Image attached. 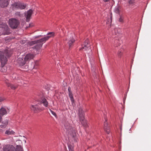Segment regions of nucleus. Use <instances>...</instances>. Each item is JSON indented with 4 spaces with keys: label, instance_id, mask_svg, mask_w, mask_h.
Returning <instances> with one entry per match:
<instances>
[{
    "label": "nucleus",
    "instance_id": "obj_1",
    "mask_svg": "<svg viewBox=\"0 0 151 151\" xmlns=\"http://www.w3.org/2000/svg\"><path fill=\"white\" fill-rule=\"evenodd\" d=\"M12 54V51L8 50H5L4 52L0 51V70L2 72H4L6 71L5 69L4 70V66L6 63L7 59L6 55L8 57L11 56Z\"/></svg>",
    "mask_w": 151,
    "mask_h": 151
},
{
    "label": "nucleus",
    "instance_id": "obj_2",
    "mask_svg": "<svg viewBox=\"0 0 151 151\" xmlns=\"http://www.w3.org/2000/svg\"><path fill=\"white\" fill-rule=\"evenodd\" d=\"M64 130L68 134H70L72 137V139L73 140L75 143L77 142V139L76 138V131L73 129L70 125L68 122H65L64 124Z\"/></svg>",
    "mask_w": 151,
    "mask_h": 151
},
{
    "label": "nucleus",
    "instance_id": "obj_3",
    "mask_svg": "<svg viewBox=\"0 0 151 151\" xmlns=\"http://www.w3.org/2000/svg\"><path fill=\"white\" fill-rule=\"evenodd\" d=\"M78 116L80 121L83 126L86 127L87 126V124L86 121L85 120L84 113L80 106H79L78 107Z\"/></svg>",
    "mask_w": 151,
    "mask_h": 151
},
{
    "label": "nucleus",
    "instance_id": "obj_4",
    "mask_svg": "<svg viewBox=\"0 0 151 151\" xmlns=\"http://www.w3.org/2000/svg\"><path fill=\"white\" fill-rule=\"evenodd\" d=\"M26 5L22 4L20 2H15L11 5V7L13 10L20 9H24L26 7Z\"/></svg>",
    "mask_w": 151,
    "mask_h": 151
},
{
    "label": "nucleus",
    "instance_id": "obj_5",
    "mask_svg": "<svg viewBox=\"0 0 151 151\" xmlns=\"http://www.w3.org/2000/svg\"><path fill=\"white\" fill-rule=\"evenodd\" d=\"M0 30L2 35H8L11 33L8 26L4 23L1 27Z\"/></svg>",
    "mask_w": 151,
    "mask_h": 151
},
{
    "label": "nucleus",
    "instance_id": "obj_6",
    "mask_svg": "<svg viewBox=\"0 0 151 151\" xmlns=\"http://www.w3.org/2000/svg\"><path fill=\"white\" fill-rule=\"evenodd\" d=\"M9 24L10 27L12 29L16 28L19 24V21L15 19H10Z\"/></svg>",
    "mask_w": 151,
    "mask_h": 151
},
{
    "label": "nucleus",
    "instance_id": "obj_7",
    "mask_svg": "<svg viewBox=\"0 0 151 151\" xmlns=\"http://www.w3.org/2000/svg\"><path fill=\"white\" fill-rule=\"evenodd\" d=\"M54 33L53 32H50L47 34V35H49L46 36V37L42 38L40 39L37 40V42L38 43H42L43 42H45L50 37L53 36Z\"/></svg>",
    "mask_w": 151,
    "mask_h": 151
},
{
    "label": "nucleus",
    "instance_id": "obj_8",
    "mask_svg": "<svg viewBox=\"0 0 151 151\" xmlns=\"http://www.w3.org/2000/svg\"><path fill=\"white\" fill-rule=\"evenodd\" d=\"M33 10L30 9L28 10L27 12L25 13V16L26 18V21L29 22L31 18L32 15L33 13Z\"/></svg>",
    "mask_w": 151,
    "mask_h": 151
},
{
    "label": "nucleus",
    "instance_id": "obj_9",
    "mask_svg": "<svg viewBox=\"0 0 151 151\" xmlns=\"http://www.w3.org/2000/svg\"><path fill=\"white\" fill-rule=\"evenodd\" d=\"M4 151H23L21 146H17L15 149L14 147L10 148H6L4 150Z\"/></svg>",
    "mask_w": 151,
    "mask_h": 151
},
{
    "label": "nucleus",
    "instance_id": "obj_10",
    "mask_svg": "<svg viewBox=\"0 0 151 151\" xmlns=\"http://www.w3.org/2000/svg\"><path fill=\"white\" fill-rule=\"evenodd\" d=\"M89 41L88 39H87L84 42V44L82 46V47L80 49V50H81L84 49L85 50H87L88 48L90 47V45H88Z\"/></svg>",
    "mask_w": 151,
    "mask_h": 151
},
{
    "label": "nucleus",
    "instance_id": "obj_11",
    "mask_svg": "<svg viewBox=\"0 0 151 151\" xmlns=\"http://www.w3.org/2000/svg\"><path fill=\"white\" fill-rule=\"evenodd\" d=\"M31 109L35 112H37L42 109H40L37 104H34L31 105L30 107Z\"/></svg>",
    "mask_w": 151,
    "mask_h": 151
},
{
    "label": "nucleus",
    "instance_id": "obj_12",
    "mask_svg": "<svg viewBox=\"0 0 151 151\" xmlns=\"http://www.w3.org/2000/svg\"><path fill=\"white\" fill-rule=\"evenodd\" d=\"M9 4L7 0H0V6L2 8L6 7Z\"/></svg>",
    "mask_w": 151,
    "mask_h": 151
},
{
    "label": "nucleus",
    "instance_id": "obj_13",
    "mask_svg": "<svg viewBox=\"0 0 151 151\" xmlns=\"http://www.w3.org/2000/svg\"><path fill=\"white\" fill-rule=\"evenodd\" d=\"M17 62L18 63V64L20 66H22L26 63V61L25 59H23L22 58H19L17 60Z\"/></svg>",
    "mask_w": 151,
    "mask_h": 151
},
{
    "label": "nucleus",
    "instance_id": "obj_14",
    "mask_svg": "<svg viewBox=\"0 0 151 151\" xmlns=\"http://www.w3.org/2000/svg\"><path fill=\"white\" fill-rule=\"evenodd\" d=\"M34 55L33 54L29 53L26 55L24 58L25 60L26 61H29L33 59Z\"/></svg>",
    "mask_w": 151,
    "mask_h": 151
},
{
    "label": "nucleus",
    "instance_id": "obj_15",
    "mask_svg": "<svg viewBox=\"0 0 151 151\" xmlns=\"http://www.w3.org/2000/svg\"><path fill=\"white\" fill-rule=\"evenodd\" d=\"M104 130L107 134H109L110 132L109 127L108 126V124L107 122V120L105 119V121L104 123Z\"/></svg>",
    "mask_w": 151,
    "mask_h": 151
},
{
    "label": "nucleus",
    "instance_id": "obj_16",
    "mask_svg": "<svg viewBox=\"0 0 151 151\" xmlns=\"http://www.w3.org/2000/svg\"><path fill=\"white\" fill-rule=\"evenodd\" d=\"M68 90L69 92V96L70 98L71 101L72 102V103H74V100L73 98V95L71 91V88L69 87L68 88Z\"/></svg>",
    "mask_w": 151,
    "mask_h": 151
},
{
    "label": "nucleus",
    "instance_id": "obj_17",
    "mask_svg": "<svg viewBox=\"0 0 151 151\" xmlns=\"http://www.w3.org/2000/svg\"><path fill=\"white\" fill-rule=\"evenodd\" d=\"M35 44H36V45L34 46L32 48L37 51L39 50L42 47L43 43H35Z\"/></svg>",
    "mask_w": 151,
    "mask_h": 151
},
{
    "label": "nucleus",
    "instance_id": "obj_18",
    "mask_svg": "<svg viewBox=\"0 0 151 151\" xmlns=\"http://www.w3.org/2000/svg\"><path fill=\"white\" fill-rule=\"evenodd\" d=\"M7 114V112L6 109L4 108L1 107L0 109V119H1V116H3L4 115Z\"/></svg>",
    "mask_w": 151,
    "mask_h": 151
},
{
    "label": "nucleus",
    "instance_id": "obj_19",
    "mask_svg": "<svg viewBox=\"0 0 151 151\" xmlns=\"http://www.w3.org/2000/svg\"><path fill=\"white\" fill-rule=\"evenodd\" d=\"M7 86L8 87H10L12 89L14 90L16 89L18 87V86L16 85H13L9 83L6 82Z\"/></svg>",
    "mask_w": 151,
    "mask_h": 151
},
{
    "label": "nucleus",
    "instance_id": "obj_20",
    "mask_svg": "<svg viewBox=\"0 0 151 151\" xmlns=\"http://www.w3.org/2000/svg\"><path fill=\"white\" fill-rule=\"evenodd\" d=\"M37 101L43 104H48L49 103L48 101L44 98H42L40 99H37Z\"/></svg>",
    "mask_w": 151,
    "mask_h": 151
},
{
    "label": "nucleus",
    "instance_id": "obj_21",
    "mask_svg": "<svg viewBox=\"0 0 151 151\" xmlns=\"http://www.w3.org/2000/svg\"><path fill=\"white\" fill-rule=\"evenodd\" d=\"M68 147L69 151H74L73 148L74 145L73 143L70 142L68 144Z\"/></svg>",
    "mask_w": 151,
    "mask_h": 151
},
{
    "label": "nucleus",
    "instance_id": "obj_22",
    "mask_svg": "<svg viewBox=\"0 0 151 151\" xmlns=\"http://www.w3.org/2000/svg\"><path fill=\"white\" fill-rule=\"evenodd\" d=\"M8 124V121L7 120H5L2 122V124L0 125L1 127L2 128H4Z\"/></svg>",
    "mask_w": 151,
    "mask_h": 151
},
{
    "label": "nucleus",
    "instance_id": "obj_23",
    "mask_svg": "<svg viewBox=\"0 0 151 151\" xmlns=\"http://www.w3.org/2000/svg\"><path fill=\"white\" fill-rule=\"evenodd\" d=\"M75 40L73 38L71 39L68 42L69 48H70L73 46V43L75 42Z\"/></svg>",
    "mask_w": 151,
    "mask_h": 151
},
{
    "label": "nucleus",
    "instance_id": "obj_24",
    "mask_svg": "<svg viewBox=\"0 0 151 151\" xmlns=\"http://www.w3.org/2000/svg\"><path fill=\"white\" fill-rule=\"evenodd\" d=\"M124 52V49L123 48H121L119 50L118 52V56L119 57H121L123 55V52Z\"/></svg>",
    "mask_w": 151,
    "mask_h": 151
},
{
    "label": "nucleus",
    "instance_id": "obj_25",
    "mask_svg": "<svg viewBox=\"0 0 151 151\" xmlns=\"http://www.w3.org/2000/svg\"><path fill=\"white\" fill-rule=\"evenodd\" d=\"M121 8L120 7L118 6L117 7H116L115 9V12L116 13H118L119 14H120V12L121 11Z\"/></svg>",
    "mask_w": 151,
    "mask_h": 151
},
{
    "label": "nucleus",
    "instance_id": "obj_26",
    "mask_svg": "<svg viewBox=\"0 0 151 151\" xmlns=\"http://www.w3.org/2000/svg\"><path fill=\"white\" fill-rule=\"evenodd\" d=\"M5 133L6 134L8 135H12L14 133V132L12 130L10 131L9 130H7L6 131Z\"/></svg>",
    "mask_w": 151,
    "mask_h": 151
},
{
    "label": "nucleus",
    "instance_id": "obj_27",
    "mask_svg": "<svg viewBox=\"0 0 151 151\" xmlns=\"http://www.w3.org/2000/svg\"><path fill=\"white\" fill-rule=\"evenodd\" d=\"M37 43H38L37 40L29 42H28V45L30 46H32Z\"/></svg>",
    "mask_w": 151,
    "mask_h": 151
},
{
    "label": "nucleus",
    "instance_id": "obj_28",
    "mask_svg": "<svg viewBox=\"0 0 151 151\" xmlns=\"http://www.w3.org/2000/svg\"><path fill=\"white\" fill-rule=\"evenodd\" d=\"M124 17L122 15L120 16V18L119 19V22L123 23L124 21Z\"/></svg>",
    "mask_w": 151,
    "mask_h": 151
},
{
    "label": "nucleus",
    "instance_id": "obj_29",
    "mask_svg": "<svg viewBox=\"0 0 151 151\" xmlns=\"http://www.w3.org/2000/svg\"><path fill=\"white\" fill-rule=\"evenodd\" d=\"M110 18H111V22H112V13H111V14H110ZM111 24H110V25L108 26V28H109L110 27V25Z\"/></svg>",
    "mask_w": 151,
    "mask_h": 151
},
{
    "label": "nucleus",
    "instance_id": "obj_30",
    "mask_svg": "<svg viewBox=\"0 0 151 151\" xmlns=\"http://www.w3.org/2000/svg\"><path fill=\"white\" fill-rule=\"evenodd\" d=\"M50 110V111H51V113H52V114L53 115H54L55 117H56L57 115H56V113L52 111V110Z\"/></svg>",
    "mask_w": 151,
    "mask_h": 151
},
{
    "label": "nucleus",
    "instance_id": "obj_31",
    "mask_svg": "<svg viewBox=\"0 0 151 151\" xmlns=\"http://www.w3.org/2000/svg\"><path fill=\"white\" fill-rule=\"evenodd\" d=\"M126 96H127V95L126 94H124V98H123V102L124 104L125 103V99L126 98Z\"/></svg>",
    "mask_w": 151,
    "mask_h": 151
},
{
    "label": "nucleus",
    "instance_id": "obj_32",
    "mask_svg": "<svg viewBox=\"0 0 151 151\" xmlns=\"http://www.w3.org/2000/svg\"><path fill=\"white\" fill-rule=\"evenodd\" d=\"M129 4H132L134 3V1L132 0H130L129 1Z\"/></svg>",
    "mask_w": 151,
    "mask_h": 151
},
{
    "label": "nucleus",
    "instance_id": "obj_33",
    "mask_svg": "<svg viewBox=\"0 0 151 151\" xmlns=\"http://www.w3.org/2000/svg\"><path fill=\"white\" fill-rule=\"evenodd\" d=\"M2 24H2V22L1 21V18H0V25L1 26Z\"/></svg>",
    "mask_w": 151,
    "mask_h": 151
},
{
    "label": "nucleus",
    "instance_id": "obj_34",
    "mask_svg": "<svg viewBox=\"0 0 151 151\" xmlns=\"http://www.w3.org/2000/svg\"><path fill=\"white\" fill-rule=\"evenodd\" d=\"M4 100V99L1 97H0V102L3 101Z\"/></svg>",
    "mask_w": 151,
    "mask_h": 151
},
{
    "label": "nucleus",
    "instance_id": "obj_35",
    "mask_svg": "<svg viewBox=\"0 0 151 151\" xmlns=\"http://www.w3.org/2000/svg\"><path fill=\"white\" fill-rule=\"evenodd\" d=\"M116 30H117V31H118V29H117V28L115 29H114V31H115V34H116H116H117V33H116ZM117 33H118V34L119 33V32H118H118H117Z\"/></svg>",
    "mask_w": 151,
    "mask_h": 151
},
{
    "label": "nucleus",
    "instance_id": "obj_36",
    "mask_svg": "<svg viewBox=\"0 0 151 151\" xmlns=\"http://www.w3.org/2000/svg\"><path fill=\"white\" fill-rule=\"evenodd\" d=\"M16 14L19 15V16H20V14L19 12H17L16 13Z\"/></svg>",
    "mask_w": 151,
    "mask_h": 151
},
{
    "label": "nucleus",
    "instance_id": "obj_37",
    "mask_svg": "<svg viewBox=\"0 0 151 151\" xmlns=\"http://www.w3.org/2000/svg\"><path fill=\"white\" fill-rule=\"evenodd\" d=\"M41 35H40V36H37L35 37V38H38L40 37H41Z\"/></svg>",
    "mask_w": 151,
    "mask_h": 151
},
{
    "label": "nucleus",
    "instance_id": "obj_38",
    "mask_svg": "<svg viewBox=\"0 0 151 151\" xmlns=\"http://www.w3.org/2000/svg\"><path fill=\"white\" fill-rule=\"evenodd\" d=\"M45 107H47L48 104H44Z\"/></svg>",
    "mask_w": 151,
    "mask_h": 151
},
{
    "label": "nucleus",
    "instance_id": "obj_39",
    "mask_svg": "<svg viewBox=\"0 0 151 151\" xmlns=\"http://www.w3.org/2000/svg\"><path fill=\"white\" fill-rule=\"evenodd\" d=\"M109 21L107 22H106L107 24H109Z\"/></svg>",
    "mask_w": 151,
    "mask_h": 151
},
{
    "label": "nucleus",
    "instance_id": "obj_40",
    "mask_svg": "<svg viewBox=\"0 0 151 151\" xmlns=\"http://www.w3.org/2000/svg\"><path fill=\"white\" fill-rule=\"evenodd\" d=\"M104 0L105 2H107L108 1V0Z\"/></svg>",
    "mask_w": 151,
    "mask_h": 151
},
{
    "label": "nucleus",
    "instance_id": "obj_41",
    "mask_svg": "<svg viewBox=\"0 0 151 151\" xmlns=\"http://www.w3.org/2000/svg\"><path fill=\"white\" fill-rule=\"evenodd\" d=\"M24 42H23V41H22V42H23V43H25V41H24Z\"/></svg>",
    "mask_w": 151,
    "mask_h": 151
},
{
    "label": "nucleus",
    "instance_id": "obj_42",
    "mask_svg": "<svg viewBox=\"0 0 151 151\" xmlns=\"http://www.w3.org/2000/svg\"><path fill=\"white\" fill-rule=\"evenodd\" d=\"M24 42H23V41H22V42H23V43H25V41H24Z\"/></svg>",
    "mask_w": 151,
    "mask_h": 151
},
{
    "label": "nucleus",
    "instance_id": "obj_43",
    "mask_svg": "<svg viewBox=\"0 0 151 151\" xmlns=\"http://www.w3.org/2000/svg\"><path fill=\"white\" fill-rule=\"evenodd\" d=\"M25 66V67L26 66V67H28V66H27V65H26V66Z\"/></svg>",
    "mask_w": 151,
    "mask_h": 151
},
{
    "label": "nucleus",
    "instance_id": "obj_44",
    "mask_svg": "<svg viewBox=\"0 0 151 151\" xmlns=\"http://www.w3.org/2000/svg\"><path fill=\"white\" fill-rule=\"evenodd\" d=\"M118 30H119V32H120V29H119Z\"/></svg>",
    "mask_w": 151,
    "mask_h": 151
}]
</instances>
